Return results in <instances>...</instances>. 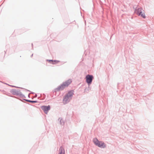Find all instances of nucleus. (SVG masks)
Segmentation results:
<instances>
[{
	"label": "nucleus",
	"instance_id": "nucleus-1",
	"mask_svg": "<svg viewBox=\"0 0 154 154\" xmlns=\"http://www.w3.org/2000/svg\"><path fill=\"white\" fill-rule=\"evenodd\" d=\"M71 80L69 79L63 82L62 85L59 86L57 89V91H61L63 90L65 88L68 87L72 82Z\"/></svg>",
	"mask_w": 154,
	"mask_h": 154
},
{
	"label": "nucleus",
	"instance_id": "nucleus-2",
	"mask_svg": "<svg viewBox=\"0 0 154 154\" xmlns=\"http://www.w3.org/2000/svg\"><path fill=\"white\" fill-rule=\"evenodd\" d=\"M93 141L96 146L101 148H105L106 147V145L103 141H99L96 138L93 139Z\"/></svg>",
	"mask_w": 154,
	"mask_h": 154
},
{
	"label": "nucleus",
	"instance_id": "nucleus-3",
	"mask_svg": "<svg viewBox=\"0 0 154 154\" xmlns=\"http://www.w3.org/2000/svg\"><path fill=\"white\" fill-rule=\"evenodd\" d=\"M135 12L139 16H141L143 18H146L145 13L142 8H138L136 10Z\"/></svg>",
	"mask_w": 154,
	"mask_h": 154
},
{
	"label": "nucleus",
	"instance_id": "nucleus-4",
	"mask_svg": "<svg viewBox=\"0 0 154 154\" xmlns=\"http://www.w3.org/2000/svg\"><path fill=\"white\" fill-rule=\"evenodd\" d=\"M86 82L88 84H91L93 79V77L92 75H88L86 76Z\"/></svg>",
	"mask_w": 154,
	"mask_h": 154
},
{
	"label": "nucleus",
	"instance_id": "nucleus-5",
	"mask_svg": "<svg viewBox=\"0 0 154 154\" xmlns=\"http://www.w3.org/2000/svg\"><path fill=\"white\" fill-rule=\"evenodd\" d=\"M41 108L43 110L45 113L47 114L48 110L50 109V107L49 106H43L41 107Z\"/></svg>",
	"mask_w": 154,
	"mask_h": 154
},
{
	"label": "nucleus",
	"instance_id": "nucleus-6",
	"mask_svg": "<svg viewBox=\"0 0 154 154\" xmlns=\"http://www.w3.org/2000/svg\"><path fill=\"white\" fill-rule=\"evenodd\" d=\"M71 99L70 98L66 95L63 99V102L64 104H66L70 101Z\"/></svg>",
	"mask_w": 154,
	"mask_h": 154
},
{
	"label": "nucleus",
	"instance_id": "nucleus-7",
	"mask_svg": "<svg viewBox=\"0 0 154 154\" xmlns=\"http://www.w3.org/2000/svg\"><path fill=\"white\" fill-rule=\"evenodd\" d=\"M74 91L73 90H71L69 91L66 95L71 99L72 97Z\"/></svg>",
	"mask_w": 154,
	"mask_h": 154
},
{
	"label": "nucleus",
	"instance_id": "nucleus-8",
	"mask_svg": "<svg viewBox=\"0 0 154 154\" xmlns=\"http://www.w3.org/2000/svg\"><path fill=\"white\" fill-rule=\"evenodd\" d=\"M47 61L49 63L52 64H56L59 62V61L56 60H47Z\"/></svg>",
	"mask_w": 154,
	"mask_h": 154
},
{
	"label": "nucleus",
	"instance_id": "nucleus-9",
	"mask_svg": "<svg viewBox=\"0 0 154 154\" xmlns=\"http://www.w3.org/2000/svg\"><path fill=\"white\" fill-rule=\"evenodd\" d=\"M64 150L63 148L60 147L59 149V154H64Z\"/></svg>",
	"mask_w": 154,
	"mask_h": 154
}]
</instances>
